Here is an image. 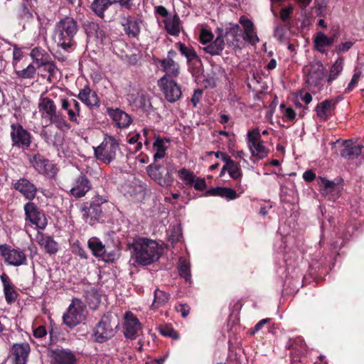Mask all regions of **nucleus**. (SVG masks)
I'll list each match as a JSON object with an SVG mask.
<instances>
[{
    "label": "nucleus",
    "instance_id": "nucleus-1",
    "mask_svg": "<svg viewBox=\"0 0 364 364\" xmlns=\"http://www.w3.org/2000/svg\"><path fill=\"white\" fill-rule=\"evenodd\" d=\"M129 248L132 249V257L140 265L147 266L156 262L161 257L159 244L153 240L138 237L133 239Z\"/></svg>",
    "mask_w": 364,
    "mask_h": 364
},
{
    "label": "nucleus",
    "instance_id": "nucleus-2",
    "mask_svg": "<svg viewBox=\"0 0 364 364\" xmlns=\"http://www.w3.org/2000/svg\"><path fill=\"white\" fill-rule=\"evenodd\" d=\"M79 30L77 21L70 16H65L58 21L54 28V39L58 47L66 51L75 49V36Z\"/></svg>",
    "mask_w": 364,
    "mask_h": 364
},
{
    "label": "nucleus",
    "instance_id": "nucleus-3",
    "mask_svg": "<svg viewBox=\"0 0 364 364\" xmlns=\"http://www.w3.org/2000/svg\"><path fill=\"white\" fill-rule=\"evenodd\" d=\"M39 112L42 118L48 119L50 124L61 131H68L71 129L70 124L66 120L65 116L60 112L57 111L55 102L48 97H42L38 103Z\"/></svg>",
    "mask_w": 364,
    "mask_h": 364
},
{
    "label": "nucleus",
    "instance_id": "nucleus-4",
    "mask_svg": "<svg viewBox=\"0 0 364 364\" xmlns=\"http://www.w3.org/2000/svg\"><path fill=\"white\" fill-rule=\"evenodd\" d=\"M107 201L105 197L95 194L90 201L83 203L80 208L82 218L90 225L99 223L104 217L102 205Z\"/></svg>",
    "mask_w": 364,
    "mask_h": 364
},
{
    "label": "nucleus",
    "instance_id": "nucleus-5",
    "mask_svg": "<svg viewBox=\"0 0 364 364\" xmlns=\"http://www.w3.org/2000/svg\"><path fill=\"white\" fill-rule=\"evenodd\" d=\"M146 171L149 176L161 187H171L174 182L173 173L176 169L172 164L164 166L152 163L147 166Z\"/></svg>",
    "mask_w": 364,
    "mask_h": 364
},
{
    "label": "nucleus",
    "instance_id": "nucleus-6",
    "mask_svg": "<svg viewBox=\"0 0 364 364\" xmlns=\"http://www.w3.org/2000/svg\"><path fill=\"white\" fill-rule=\"evenodd\" d=\"M96 159L105 164L116 159L117 153L122 154L117 140L111 135L105 134L102 143L94 149Z\"/></svg>",
    "mask_w": 364,
    "mask_h": 364
},
{
    "label": "nucleus",
    "instance_id": "nucleus-7",
    "mask_svg": "<svg viewBox=\"0 0 364 364\" xmlns=\"http://www.w3.org/2000/svg\"><path fill=\"white\" fill-rule=\"evenodd\" d=\"M92 188L91 179L86 173L80 172L72 178L70 189L68 193L75 199H80L85 197Z\"/></svg>",
    "mask_w": 364,
    "mask_h": 364
},
{
    "label": "nucleus",
    "instance_id": "nucleus-8",
    "mask_svg": "<svg viewBox=\"0 0 364 364\" xmlns=\"http://www.w3.org/2000/svg\"><path fill=\"white\" fill-rule=\"evenodd\" d=\"M305 82L309 89L318 88L323 85L325 68L318 61L304 68Z\"/></svg>",
    "mask_w": 364,
    "mask_h": 364
},
{
    "label": "nucleus",
    "instance_id": "nucleus-9",
    "mask_svg": "<svg viewBox=\"0 0 364 364\" xmlns=\"http://www.w3.org/2000/svg\"><path fill=\"white\" fill-rule=\"evenodd\" d=\"M85 309L86 306L81 300L73 299L67 311L63 314L64 323L69 328H73L80 323L85 318Z\"/></svg>",
    "mask_w": 364,
    "mask_h": 364
},
{
    "label": "nucleus",
    "instance_id": "nucleus-10",
    "mask_svg": "<svg viewBox=\"0 0 364 364\" xmlns=\"http://www.w3.org/2000/svg\"><path fill=\"white\" fill-rule=\"evenodd\" d=\"M247 141L252 157L263 159L268 156L269 150L263 145V141L258 128L248 131Z\"/></svg>",
    "mask_w": 364,
    "mask_h": 364
},
{
    "label": "nucleus",
    "instance_id": "nucleus-11",
    "mask_svg": "<svg viewBox=\"0 0 364 364\" xmlns=\"http://www.w3.org/2000/svg\"><path fill=\"white\" fill-rule=\"evenodd\" d=\"M127 100L129 105L137 109H141L146 114H150L154 111V107L151 104V97L144 90H137L127 95Z\"/></svg>",
    "mask_w": 364,
    "mask_h": 364
},
{
    "label": "nucleus",
    "instance_id": "nucleus-12",
    "mask_svg": "<svg viewBox=\"0 0 364 364\" xmlns=\"http://www.w3.org/2000/svg\"><path fill=\"white\" fill-rule=\"evenodd\" d=\"M158 86L163 92L165 99L170 103L177 102L182 96L181 87L173 80L161 77L158 80Z\"/></svg>",
    "mask_w": 364,
    "mask_h": 364
},
{
    "label": "nucleus",
    "instance_id": "nucleus-13",
    "mask_svg": "<svg viewBox=\"0 0 364 364\" xmlns=\"http://www.w3.org/2000/svg\"><path fill=\"white\" fill-rule=\"evenodd\" d=\"M111 315H104L94 328L95 341L104 343L114 335V325Z\"/></svg>",
    "mask_w": 364,
    "mask_h": 364
},
{
    "label": "nucleus",
    "instance_id": "nucleus-14",
    "mask_svg": "<svg viewBox=\"0 0 364 364\" xmlns=\"http://www.w3.org/2000/svg\"><path fill=\"white\" fill-rule=\"evenodd\" d=\"M24 213L26 220L35 225L38 229L43 230L47 225V219L44 213L33 202L24 205Z\"/></svg>",
    "mask_w": 364,
    "mask_h": 364
},
{
    "label": "nucleus",
    "instance_id": "nucleus-15",
    "mask_svg": "<svg viewBox=\"0 0 364 364\" xmlns=\"http://www.w3.org/2000/svg\"><path fill=\"white\" fill-rule=\"evenodd\" d=\"M26 157L30 165L33 166L38 173L49 176L55 174L53 164L49 160L44 159L39 154H35L33 156L28 154Z\"/></svg>",
    "mask_w": 364,
    "mask_h": 364
},
{
    "label": "nucleus",
    "instance_id": "nucleus-16",
    "mask_svg": "<svg viewBox=\"0 0 364 364\" xmlns=\"http://www.w3.org/2000/svg\"><path fill=\"white\" fill-rule=\"evenodd\" d=\"M60 104L61 109L66 111L68 119L75 124L79 125L80 120L77 117H80L81 113V106L80 102L75 99L60 97Z\"/></svg>",
    "mask_w": 364,
    "mask_h": 364
},
{
    "label": "nucleus",
    "instance_id": "nucleus-17",
    "mask_svg": "<svg viewBox=\"0 0 364 364\" xmlns=\"http://www.w3.org/2000/svg\"><path fill=\"white\" fill-rule=\"evenodd\" d=\"M141 328V324L137 317L131 311L126 312L124 322V337L130 340L136 339Z\"/></svg>",
    "mask_w": 364,
    "mask_h": 364
},
{
    "label": "nucleus",
    "instance_id": "nucleus-18",
    "mask_svg": "<svg viewBox=\"0 0 364 364\" xmlns=\"http://www.w3.org/2000/svg\"><path fill=\"white\" fill-rule=\"evenodd\" d=\"M176 46L178 48L181 54L186 57L189 67L193 69L195 73H199L202 66V61L193 48L186 46L181 42L177 43Z\"/></svg>",
    "mask_w": 364,
    "mask_h": 364
},
{
    "label": "nucleus",
    "instance_id": "nucleus-19",
    "mask_svg": "<svg viewBox=\"0 0 364 364\" xmlns=\"http://www.w3.org/2000/svg\"><path fill=\"white\" fill-rule=\"evenodd\" d=\"M77 358L70 349L55 348L50 352V364H77Z\"/></svg>",
    "mask_w": 364,
    "mask_h": 364
},
{
    "label": "nucleus",
    "instance_id": "nucleus-20",
    "mask_svg": "<svg viewBox=\"0 0 364 364\" xmlns=\"http://www.w3.org/2000/svg\"><path fill=\"white\" fill-rule=\"evenodd\" d=\"M77 97L91 111L98 109L100 107L101 102L100 97L97 92L92 90L89 85H86L84 88L80 90Z\"/></svg>",
    "mask_w": 364,
    "mask_h": 364
},
{
    "label": "nucleus",
    "instance_id": "nucleus-21",
    "mask_svg": "<svg viewBox=\"0 0 364 364\" xmlns=\"http://www.w3.org/2000/svg\"><path fill=\"white\" fill-rule=\"evenodd\" d=\"M107 113L114 124L119 129L127 128L132 122L131 116L119 108L108 107Z\"/></svg>",
    "mask_w": 364,
    "mask_h": 364
},
{
    "label": "nucleus",
    "instance_id": "nucleus-22",
    "mask_svg": "<svg viewBox=\"0 0 364 364\" xmlns=\"http://www.w3.org/2000/svg\"><path fill=\"white\" fill-rule=\"evenodd\" d=\"M124 1L125 0H94L92 3L91 8L95 14H96L99 17L103 18L105 16V11L113 4L117 3L122 9L131 10L134 6V4L133 2H130V5H124L123 3Z\"/></svg>",
    "mask_w": 364,
    "mask_h": 364
},
{
    "label": "nucleus",
    "instance_id": "nucleus-23",
    "mask_svg": "<svg viewBox=\"0 0 364 364\" xmlns=\"http://www.w3.org/2000/svg\"><path fill=\"white\" fill-rule=\"evenodd\" d=\"M239 22L244 28V36H242L243 39L252 46L256 45L259 41V38L253 22L245 16H241Z\"/></svg>",
    "mask_w": 364,
    "mask_h": 364
},
{
    "label": "nucleus",
    "instance_id": "nucleus-24",
    "mask_svg": "<svg viewBox=\"0 0 364 364\" xmlns=\"http://www.w3.org/2000/svg\"><path fill=\"white\" fill-rule=\"evenodd\" d=\"M286 348L291 350V357L294 362L300 361L301 355L306 352V344L301 336L289 338Z\"/></svg>",
    "mask_w": 364,
    "mask_h": 364
},
{
    "label": "nucleus",
    "instance_id": "nucleus-25",
    "mask_svg": "<svg viewBox=\"0 0 364 364\" xmlns=\"http://www.w3.org/2000/svg\"><path fill=\"white\" fill-rule=\"evenodd\" d=\"M0 256L6 262L14 266H20L23 264V257L21 253L6 244L0 245Z\"/></svg>",
    "mask_w": 364,
    "mask_h": 364
},
{
    "label": "nucleus",
    "instance_id": "nucleus-26",
    "mask_svg": "<svg viewBox=\"0 0 364 364\" xmlns=\"http://www.w3.org/2000/svg\"><path fill=\"white\" fill-rule=\"evenodd\" d=\"M215 33L217 34L216 38L203 48V50L211 55H221L225 45L223 40V29L218 28Z\"/></svg>",
    "mask_w": 364,
    "mask_h": 364
},
{
    "label": "nucleus",
    "instance_id": "nucleus-27",
    "mask_svg": "<svg viewBox=\"0 0 364 364\" xmlns=\"http://www.w3.org/2000/svg\"><path fill=\"white\" fill-rule=\"evenodd\" d=\"M242 36V31L238 24L230 23L223 31V39L225 38L229 46H236Z\"/></svg>",
    "mask_w": 364,
    "mask_h": 364
},
{
    "label": "nucleus",
    "instance_id": "nucleus-28",
    "mask_svg": "<svg viewBox=\"0 0 364 364\" xmlns=\"http://www.w3.org/2000/svg\"><path fill=\"white\" fill-rule=\"evenodd\" d=\"M336 102L333 100H325L316 107L317 116L323 121L328 120L335 109Z\"/></svg>",
    "mask_w": 364,
    "mask_h": 364
},
{
    "label": "nucleus",
    "instance_id": "nucleus-29",
    "mask_svg": "<svg viewBox=\"0 0 364 364\" xmlns=\"http://www.w3.org/2000/svg\"><path fill=\"white\" fill-rule=\"evenodd\" d=\"M161 68L166 74L163 77L167 79L177 77L180 74V66L177 62L172 59L159 60Z\"/></svg>",
    "mask_w": 364,
    "mask_h": 364
},
{
    "label": "nucleus",
    "instance_id": "nucleus-30",
    "mask_svg": "<svg viewBox=\"0 0 364 364\" xmlns=\"http://www.w3.org/2000/svg\"><path fill=\"white\" fill-rule=\"evenodd\" d=\"M122 25L125 33L130 38H137L140 33L138 20L132 16L123 17Z\"/></svg>",
    "mask_w": 364,
    "mask_h": 364
},
{
    "label": "nucleus",
    "instance_id": "nucleus-31",
    "mask_svg": "<svg viewBox=\"0 0 364 364\" xmlns=\"http://www.w3.org/2000/svg\"><path fill=\"white\" fill-rule=\"evenodd\" d=\"M344 148L341 151V156L347 159L358 158L362 153L363 146H353L350 140L343 142Z\"/></svg>",
    "mask_w": 364,
    "mask_h": 364
},
{
    "label": "nucleus",
    "instance_id": "nucleus-32",
    "mask_svg": "<svg viewBox=\"0 0 364 364\" xmlns=\"http://www.w3.org/2000/svg\"><path fill=\"white\" fill-rule=\"evenodd\" d=\"M339 36L338 31H337L333 33L330 37H327L323 33L318 32L314 38V43L317 50L323 52L321 48L324 46H331L336 42Z\"/></svg>",
    "mask_w": 364,
    "mask_h": 364
},
{
    "label": "nucleus",
    "instance_id": "nucleus-33",
    "mask_svg": "<svg viewBox=\"0 0 364 364\" xmlns=\"http://www.w3.org/2000/svg\"><path fill=\"white\" fill-rule=\"evenodd\" d=\"M9 364H23V343H14L8 355Z\"/></svg>",
    "mask_w": 364,
    "mask_h": 364
},
{
    "label": "nucleus",
    "instance_id": "nucleus-34",
    "mask_svg": "<svg viewBox=\"0 0 364 364\" xmlns=\"http://www.w3.org/2000/svg\"><path fill=\"white\" fill-rule=\"evenodd\" d=\"M38 240L39 244L44 247L47 253L55 255L58 251V244L52 237L42 234Z\"/></svg>",
    "mask_w": 364,
    "mask_h": 364
},
{
    "label": "nucleus",
    "instance_id": "nucleus-35",
    "mask_svg": "<svg viewBox=\"0 0 364 364\" xmlns=\"http://www.w3.org/2000/svg\"><path fill=\"white\" fill-rule=\"evenodd\" d=\"M11 138L13 146L20 148L23 145V127L18 122H13L11 125Z\"/></svg>",
    "mask_w": 364,
    "mask_h": 364
},
{
    "label": "nucleus",
    "instance_id": "nucleus-36",
    "mask_svg": "<svg viewBox=\"0 0 364 364\" xmlns=\"http://www.w3.org/2000/svg\"><path fill=\"white\" fill-rule=\"evenodd\" d=\"M87 246L96 257H102L106 254L105 246L97 237H92L87 242Z\"/></svg>",
    "mask_w": 364,
    "mask_h": 364
},
{
    "label": "nucleus",
    "instance_id": "nucleus-37",
    "mask_svg": "<svg viewBox=\"0 0 364 364\" xmlns=\"http://www.w3.org/2000/svg\"><path fill=\"white\" fill-rule=\"evenodd\" d=\"M165 29L167 33L173 36H177L180 33V18L177 14H175L172 19L164 21Z\"/></svg>",
    "mask_w": 364,
    "mask_h": 364
},
{
    "label": "nucleus",
    "instance_id": "nucleus-38",
    "mask_svg": "<svg viewBox=\"0 0 364 364\" xmlns=\"http://www.w3.org/2000/svg\"><path fill=\"white\" fill-rule=\"evenodd\" d=\"M170 299V294L156 289L154 291V299L151 304L153 309H159V307L165 306Z\"/></svg>",
    "mask_w": 364,
    "mask_h": 364
},
{
    "label": "nucleus",
    "instance_id": "nucleus-39",
    "mask_svg": "<svg viewBox=\"0 0 364 364\" xmlns=\"http://www.w3.org/2000/svg\"><path fill=\"white\" fill-rule=\"evenodd\" d=\"M167 147L164 144V140L159 136L155 138L153 144V149L156 151L154 155V163H156L159 159H163L166 155Z\"/></svg>",
    "mask_w": 364,
    "mask_h": 364
},
{
    "label": "nucleus",
    "instance_id": "nucleus-40",
    "mask_svg": "<svg viewBox=\"0 0 364 364\" xmlns=\"http://www.w3.org/2000/svg\"><path fill=\"white\" fill-rule=\"evenodd\" d=\"M29 55L36 63L37 68L41 66L42 63H44L43 62L47 60L48 57L45 50L40 47H36L31 49Z\"/></svg>",
    "mask_w": 364,
    "mask_h": 364
},
{
    "label": "nucleus",
    "instance_id": "nucleus-41",
    "mask_svg": "<svg viewBox=\"0 0 364 364\" xmlns=\"http://www.w3.org/2000/svg\"><path fill=\"white\" fill-rule=\"evenodd\" d=\"M343 58H338L336 62L332 65L330 69V73L327 79L328 84H331L337 77L342 73L343 69Z\"/></svg>",
    "mask_w": 364,
    "mask_h": 364
},
{
    "label": "nucleus",
    "instance_id": "nucleus-42",
    "mask_svg": "<svg viewBox=\"0 0 364 364\" xmlns=\"http://www.w3.org/2000/svg\"><path fill=\"white\" fill-rule=\"evenodd\" d=\"M1 279L4 284V291L6 300L9 303L14 301L16 299V293L14 290L13 287L10 285L8 277L6 275H1Z\"/></svg>",
    "mask_w": 364,
    "mask_h": 364
},
{
    "label": "nucleus",
    "instance_id": "nucleus-43",
    "mask_svg": "<svg viewBox=\"0 0 364 364\" xmlns=\"http://www.w3.org/2000/svg\"><path fill=\"white\" fill-rule=\"evenodd\" d=\"M179 178L183 183L188 186L192 187L195 182V177L196 176L194 173L186 168H182L177 171Z\"/></svg>",
    "mask_w": 364,
    "mask_h": 364
},
{
    "label": "nucleus",
    "instance_id": "nucleus-44",
    "mask_svg": "<svg viewBox=\"0 0 364 364\" xmlns=\"http://www.w3.org/2000/svg\"><path fill=\"white\" fill-rule=\"evenodd\" d=\"M178 273L181 277L186 282H190L191 278L190 264L183 258H180L178 264Z\"/></svg>",
    "mask_w": 364,
    "mask_h": 364
},
{
    "label": "nucleus",
    "instance_id": "nucleus-45",
    "mask_svg": "<svg viewBox=\"0 0 364 364\" xmlns=\"http://www.w3.org/2000/svg\"><path fill=\"white\" fill-rule=\"evenodd\" d=\"M228 169L230 177L240 183L243 174L239 163L234 161L232 164L228 166Z\"/></svg>",
    "mask_w": 364,
    "mask_h": 364
},
{
    "label": "nucleus",
    "instance_id": "nucleus-46",
    "mask_svg": "<svg viewBox=\"0 0 364 364\" xmlns=\"http://www.w3.org/2000/svg\"><path fill=\"white\" fill-rule=\"evenodd\" d=\"M318 179L320 180L321 186L323 187L321 190L323 193H332L337 191L338 183L329 181L326 178L321 176L318 178Z\"/></svg>",
    "mask_w": 364,
    "mask_h": 364
},
{
    "label": "nucleus",
    "instance_id": "nucleus-47",
    "mask_svg": "<svg viewBox=\"0 0 364 364\" xmlns=\"http://www.w3.org/2000/svg\"><path fill=\"white\" fill-rule=\"evenodd\" d=\"M37 188L35 184L24 178V198L28 200H33L36 195Z\"/></svg>",
    "mask_w": 364,
    "mask_h": 364
},
{
    "label": "nucleus",
    "instance_id": "nucleus-48",
    "mask_svg": "<svg viewBox=\"0 0 364 364\" xmlns=\"http://www.w3.org/2000/svg\"><path fill=\"white\" fill-rule=\"evenodd\" d=\"M22 58L23 51L21 50V48H18L16 46H14L13 51V65L15 68L16 74L19 77L23 76V70H17V64L20 62Z\"/></svg>",
    "mask_w": 364,
    "mask_h": 364
},
{
    "label": "nucleus",
    "instance_id": "nucleus-49",
    "mask_svg": "<svg viewBox=\"0 0 364 364\" xmlns=\"http://www.w3.org/2000/svg\"><path fill=\"white\" fill-rule=\"evenodd\" d=\"M159 333L165 337L171 338L173 339H177L178 338V333L173 329L172 326L168 324L161 325L159 327Z\"/></svg>",
    "mask_w": 364,
    "mask_h": 364
},
{
    "label": "nucleus",
    "instance_id": "nucleus-50",
    "mask_svg": "<svg viewBox=\"0 0 364 364\" xmlns=\"http://www.w3.org/2000/svg\"><path fill=\"white\" fill-rule=\"evenodd\" d=\"M363 75L361 70L358 68H355V73L352 77L350 82L348 83L347 87L345 89V93L350 92L357 85L360 78Z\"/></svg>",
    "mask_w": 364,
    "mask_h": 364
},
{
    "label": "nucleus",
    "instance_id": "nucleus-51",
    "mask_svg": "<svg viewBox=\"0 0 364 364\" xmlns=\"http://www.w3.org/2000/svg\"><path fill=\"white\" fill-rule=\"evenodd\" d=\"M221 197L228 200H234L238 197L235 190L231 188L222 187Z\"/></svg>",
    "mask_w": 364,
    "mask_h": 364
},
{
    "label": "nucleus",
    "instance_id": "nucleus-52",
    "mask_svg": "<svg viewBox=\"0 0 364 364\" xmlns=\"http://www.w3.org/2000/svg\"><path fill=\"white\" fill-rule=\"evenodd\" d=\"M294 7L291 5L284 7L280 11V18L283 22L291 18V15L293 12Z\"/></svg>",
    "mask_w": 364,
    "mask_h": 364
},
{
    "label": "nucleus",
    "instance_id": "nucleus-53",
    "mask_svg": "<svg viewBox=\"0 0 364 364\" xmlns=\"http://www.w3.org/2000/svg\"><path fill=\"white\" fill-rule=\"evenodd\" d=\"M270 321H271V318H264V319L260 320L254 326V328H251L250 330V332H249L250 335V336H254L257 332L260 331L265 324L269 323Z\"/></svg>",
    "mask_w": 364,
    "mask_h": 364
},
{
    "label": "nucleus",
    "instance_id": "nucleus-54",
    "mask_svg": "<svg viewBox=\"0 0 364 364\" xmlns=\"http://www.w3.org/2000/svg\"><path fill=\"white\" fill-rule=\"evenodd\" d=\"M142 132L143 135L141 136L144 137V144L147 149H149L151 139L152 136L154 134V132L148 128H144Z\"/></svg>",
    "mask_w": 364,
    "mask_h": 364
},
{
    "label": "nucleus",
    "instance_id": "nucleus-55",
    "mask_svg": "<svg viewBox=\"0 0 364 364\" xmlns=\"http://www.w3.org/2000/svg\"><path fill=\"white\" fill-rule=\"evenodd\" d=\"M192 187H193L197 191H204L207 187L205 179L204 178L196 176L195 182Z\"/></svg>",
    "mask_w": 364,
    "mask_h": 364
},
{
    "label": "nucleus",
    "instance_id": "nucleus-56",
    "mask_svg": "<svg viewBox=\"0 0 364 364\" xmlns=\"http://www.w3.org/2000/svg\"><path fill=\"white\" fill-rule=\"evenodd\" d=\"M73 252L79 256L81 259H87L86 251L80 245L79 243H75L73 247Z\"/></svg>",
    "mask_w": 364,
    "mask_h": 364
},
{
    "label": "nucleus",
    "instance_id": "nucleus-57",
    "mask_svg": "<svg viewBox=\"0 0 364 364\" xmlns=\"http://www.w3.org/2000/svg\"><path fill=\"white\" fill-rule=\"evenodd\" d=\"M175 308L183 318L187 317L190 314L191 307L187 304H178Z\"/></svg>",
    "mask_w": 364,
    "mask_h": 364
},
{
    "label": "nucleus",
    "instance_id": "nucleus-58",
    "mask_svg": "<svg viewBox=\"0 0 364 364\" xmlns=\"http://www.w3.org/2000/svg\"><path fill=\"white\" fill-rule=\"evenodd\" d=\"M213 38V35L210 31L207 30H203L200 34V43L203 45L209 43L212 41Z\"/></svg>",
    "mask_w": 364,
    "mask_h": 364
},
{
    "label": "nucleus",
    "instance_id": "nucleus-59",
    "mask_svg": "<svg viewBox=\"0 0 364 364\" xmlns=\"http://www.w3.org/2000/svg\"><path fill=\"white\" fill-rule=\"evenodd\" d=\"M286 33V29L284 26H277L275 27L274 31V37L276 38L278 41H282L284 35Z\"/></svg>",
    "mask_w": 364,
    "mask_h": 364
},
{
    "label": "nucleus",
    "instance_id": "nucleus-60",
    "mask_svg": "<svg viewBox=\"0 0 364 364\" xmlns=\"http://www.w3.org/2000/svg\"><path fill=\"white\" fill-rule=\"evenodd\" d=\"M354 42L353 41H346L344 43H341L338 46H336V52L338 54L341 53H344L348 51L352 46H353Z\"/></svg>",
    "mask_w": 364,
    "mask_h": 364
},
{
    "label": "nucleus",
    "instance_id": "nucleus-61",
    "mask_svg": "<svg viewBox=\"0 0 364 364\" xmlns=\"http://www.w3.org/2000/svg\"><path fill=\"white\" fill-rule=\"evenodd\" d=\"M41 66H44V69L49 73L50 76H53L57 70V67L53 62H49L46 60Z\"/></svg>",
    "mask_w": 364,
    "mask_h": 364
},
{
    "label": "nucleus",
    "instance_id": "nucleus-62",
    "mask_svg": "<svg viewBox=\"0 0 364 364\" xmlns=\"http://www.w3.org/2000/svg\"><path fill=\"white\" fill-rule=\"evenodd\" d=\"M203 91L201 89H196L194 90V92L191 97V101L194 107L197 106L198 102H200L202 95H203Z\"/></svg>",
    "mask_w": 364,
    "mask_h": 364
},
{
    "label": "nucleus",
    "instance_id": "nucleus-63",
    "mask_svg": "<svg viewBox=\"0 0 364 364\" xmlns=\"http://www.w3.org/2000/svg\"><path fill=\"white\" fill-rule=\"evenodd\" d=\"M36 67L29 64L26 68H24V78H33L36 75Z\"/></svg>",
    "mask_w": 364,
    "mask_h": 364
},
{
    "label": "nucleus",
    "instance_id": "nucleus-64",
    "mask_svg": "<svg viewBox=\"0 0 364 364\" xmlns=\"http://www.w3.org/2000/svg\"><path fill=\"white\" fill-rule=\"evenodd\" d=\"M47 333L46 327L44 326H40L33 330V336L36 338H42Z\"/></svg>",
    "mask_w": 364,
    "mask_h": 364
}]
</instances>
